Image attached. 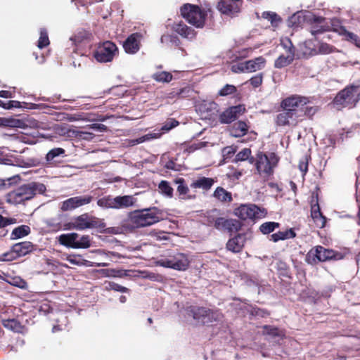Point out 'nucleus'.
Instances as JSON below:
<instances>
[{
  "label": "nucleus",
  "mask_w": 360,
  "mask_h": 360,
  "mask_svg": "<svg viewBox=\"0 0 360 360\" xmlns=\"http://www.w3.org/2000/svg\"><path fill=\"white\" fill-rule=\"evenodd\" d=\"M46 191V186L39 182L32 181L22 184L6 195V202L12 205L25 203L30 200L37 194H44Z\"/></svg>",
  "instance_id": "nucleus-1"
},
{
  "label": "nucleus",
  "mask_w": 360,
  "mask_h": 360,
  "mask_svg": "<svg viewBox=\"0 0 360 360\" xmlns=\"http://www.w3.org/2000/svg\"><path fill=\"white\" fill-rule=\"evenodd\" d=\"M161 219L162 212L155 207L135 210L129 214L131 223L136 228L150 226Z\"/></svg>",
  "instance_id": "nucleus-2"
},
{
  "label": "nucleus",
  "mask_w": 360,
  "mask_h": 360,
  "mask_svg": "<svg viewBox=\"0 0 360 360\" xmlns=\"http://www.w3.org/2000/svg\"><path fill=\"white\" fill-rule=\"evenodd\" d=\"M180 14L189 24L202 28L205 24L206 12L198 5L186 3L180 7Z\"/></svg>",
  "instance_id": "nucleus-3"
},
{
  "label": "nucleus",
  "mask_w": 360,
  "mask_h": 360,
  "mask_svg": "<svg viewBox=\"0 0 360 360\" xmlns=\"http://www.w3.org/2000/svg\"><path fill=\"white\" fill-rule=\"evenodd\" d=\"M343 258L342 253L321 245L312 248L307 254L305 261L308 264L316 265L319 262L329 260H340Z\"/></svg>",
  "instance_id": "nucleus-4"
},
{
  "label": "nucleus",
  "mask_w": 360,
  "mask_h": 360,
  "mask_svg": "<svg viewBox=\"0 0 360 360\" xmlns=\"http://www.w3.org/2000/svg\"><path fill=\"white\" fill-rule=\"evenodd\" d=\"M279 158L275 153L269 155L258 152L255 158V167L259 175L268 179L274 174V169L278 165Z\"/></svg>",
  "instance_id": "nucleus-5"
},
{
  "label": "nucleus",
  "mask_w": 360,
  "mask_h": 360,
  "mask_svg": "<svg viewBox=\"0 0 360 360\" xmlns=\"http://www.w3.org/2000/svg\"><path fill=\"white\" fill-rule=\"evenodd\" d=\"M309 98L298 94H293L283 99L281 102V107L283 110L291 112L294 115L297 116L300 122L303 121V107L309 103Z\"/></svg>",
  "instance_id": "nucleus-6"
},
{
  "label": "nucleus",
  "mask_w": 360,
  "mask_h": 360,
  "mask_svg": "<svg viewBox=\"0 0 360 360\" xmlns=\"http://www.w3.org/2000/svg\"><path fill=\"white\" fill-rule=\"evenodd\" d=\"M158 266L170 268L177 271H186L188 269L190 261L187 255L181 252H176L167 258H162L157 261Z\"/></svg>",
  "instance_id": "nucleus-7"
},
{
  "label": "nucleus",
  "mask_w": 360,
  "mask_h": 360,
  "mask_svg": "<svg viewBox=\"0 0 360 360\" xmlns=\"http://www.w3.org/2000/svg\"><path fill=\"white\" fill-rule=\"evenodd\" d=\"M358 88L354 85L346 86L336 95L334 103L342 107L354 106L359 100V94H356Z\"/></svg>",
  "instance_id": "nucleus-8"
},
{
  "label": "nucleus",
  "mask_w": 360,
  "mask_h": 360,
  "mask_svg": "<svg viewBox=\"0 0 360 360\" xmlns=\"http://www.w3.org/2000/svg\"><path fill=\"white\" fill-rule=\"evenodd\" d=\"M117 52L118 49L115 43L105 41L98 45L93 53V56L99 63H108L113 60Z\"/></svg>",
  "instance_id": "nucleus-9"
},
{
  "label": "nucleus",
  "mask_w": 360,
  "mask_h": 360,
  "mask_svg": "<svg viewBox=\"0 0 360 360\" xmlns=\"http://www.w3.org/2000/svg\"><path fill=\"white\" fill-rule=\"evenodd\" d=\"M132 196L124 195L112 198L111 195L105 196L98 200L97 205L103 208L120 209L133 205Z\"/></svg>",
  "instance_id": "nucleus-10"
},
{
  "label": "nucleus",
  "mask_w": 360,
  "mask_h": 360,
  "mask_svg": "<svg viewBox=\"0 0 360 360\" xmlns=\"http://www.w3.org/2000/svg\"><path fill=\"white\" fill-rule=\"evenodd\" d=\"M234 214L241 220L261 218L265 215L264 210L260 209L255 205H240L238 207L234 210Z\"/></svg>",
  "instance_id": "nucleus-11"
},
{
  "label": "nucleus",
  "mask_w": 360,
  "mask_h": 360,
  "mask_svg": "<svg viewBox=\"0 0 360 360\" xmlns=\"http://www.w3.org/2000/svg\"><path fill=\"white\" fill-rule=\"evenodd\" d=\"M34 250V245L30 241H23L12 246L11 252L3 255L4 261H12L25 256Z\"/></svg>",
  "instance_id": "nucleus-12"
},
{
  "label": "nucleus",
  "mask_w": 360,
  "mask_h": 360,
  "mask_svg": "<svg viewBox=\"0 0 360 360\" xmlns=\"http://www.w3.org/2000/svg\"><path fill=\"white\" fill-rule=\"evenodd\" d=\"M242 2L243 0H220L217 8L222 14L233 17L240 13Z\"/></svg>",
  "instance_id": "nucleus-13"
},
{
  "label": "nucleus",
  "mask_w": 360,
  "mask_h": 360,
  "mask_svg": "<svg viewBox=\"0 0 360 360\" xmlns=\"http://www.w3.org/2000/svg\"><path fill=\"white\" fill-rule=\"evenodd\" d=\"M245 110V107L243 104L229 107L219 114V120L221 124H230L243 114Z\"/></svg>",
  "instance_id": "nucleus-14"
},
{
  "label": "nucleus",
  "mask_w": 360,
  "mask_h": 360,
  "mask_svg": "<svg viewBox=\"0 0 360 360\" xmlns=\"http://www.w3.org/2000/svg\"><path fill=\"white\" fill-rule=\"evenodd\" d=\"M309 24V32L314 36L330 31V26L323 17L312 15L307 20Z\"/></svg>",
  "instance_id": "nucleus-15"
},
{
  "label": "nucleus",
  "mask_w": 360,
  "mask_h": 360,
  "mask_svg": "<svg viewBox=\"0 0 360 360\" xmlns=\"http://www.w3.org/2000/svg\"><path fill=\"white\" fill-rule=\"evenodd\" d=\"M221 211L217 208L212 209L210 210L206 211L202 218V222L207 226L214 227L217 230H220L223 219L224 217H222Z\"/></svg>",
  "instance_id": "nucleus-16"
},
{
  "label": "nucleus",
  "mask_w": 360,
  "mask_h": 360,
  "mask_svg": "<svg viewBox=\"0 0 360 360\" xmlns=\"http://www.w3.org/2000/svg\"><path fill=\"white\" fill-rule=\"evenodd\" d=\"M93 200L91 195L72 197L62 202L60 209L63 211L72 210L90 203Z\"/></svg>",
  "instance_id": "nucleus-17"
},
{
  "label": "nucleus",
  "mask_w": 360,
  "mask_h": 360,
  "mask_svg": "<svg viewBox=\"0 0 360 360\" xmlns=\"http://www.w3.org/2000/svg\"><path fill=\"white\" fill-rule=\"evenodd\" d=\"M141 34L139 32L130 34L123 43V48L126 53L134 54L139 51L141 46Z\"/></svg>",
  "instance_id": "nucleus-18"
},
{
  "label": "nucleus",
  "mask_w": 360,
  "mask_h": 360,
  "mask_svg": "<svg viewBox=\"0 0 360 360\" xmlns=\"http://www.w3.org/2000/svg\"><path fill=\"white\" fill-rule=\"evenodd\" d=\"M300 122L297 115H294L291 112L284 110L276 116V124L280 127L292 126L295 127Z\"/></svg>",
  "instance_id": "nucleus-19"
},
{
  "label": "nucleus",
  "mask_w": 360,
  "mask_h": 360,
  "mask_svg": "<svg viewBox=\"0 0 360 360\" xmlns=\"http://www.w3.org/2000/svg\"><path fill=\"white\" fill-rule=\"evenodd\" d=\"M245 240V237L243 234L238 233L227 241L226 248L233 253H239L243 250Z\"/></svg>",
  "instance_id": "nucleus-20"
},
{
  "label": "nucleus",
  "mask_w": 360,
  "mask_h": 360,
  "mask_svg": "<svg viewBox=\"0 0 360 360\" xmlns=\"http://www.w3.org/2000/svg\"><path fill=\"white\" fill-rule=\"evenodd\" d=\"M89 216L87 213L81 214L73 219L72 221L64 225L65 229L84 230L88 229Z\"/></svg>",
  "instance_id": "nucleus-21"
},
{
  "label": "nucleus",
  "mask_w": 360,
  "mask_h": 360,
  "mask_svg": "<svg viewBox=\"0 0 360 360\" xmlns=\"http://www.w3.org/2000/svg\"><path fill=\"white\" fill-rule=\"evenodd\" d=\"M172 30L184 38L193 39L195 37V31L186 25L184 22H180L172 25Z\"/></svg>",
  "instance_id": "nucleus-22"
},
{
  "label": "nucleus",
  "mask_w": 360,
  "mask_h": 360,
  "mask_svg": "<svg viewBox=\"0 0 360 360\" xmlns=\"http://www.w3.org/2000/svg\"><path fill=\"white\" fill-rule=\"evenodd\" d=\"M215 182H217L216 179L200 176L197 179L193 181L191 184V187L193 188L202 189L204 191H208Z\"/></svg>",
  "instance_id": "nucleus-23"
},
{
  "label": "nucleus",
  "mask_w": 360,
  "mask_h": 360,
  "mask_svg": "<svg viewBox=\"0 0 360 360\" xmlns=\"http://www.w3.org/2000/svg\"><path fill=\"white\" fill-rule=\"evenodd\" d=\"M224 314L219 309H206L205 319L202 321V325H210L213 323H219L222 321Z\"/></svg>",
  "instance_id": "nucleus-24"
},
{
  "label": "nucleus",
  "mask_w": 360,
  "mask_h": 360,
  "mask_svg": "<svg viewBox=\"0 0 360 360\" xmlns=\"http://www.w3.org/2000/svg\"><path fill=\"white\" fill-rule=\"evenodd\" d=\"M333 31L342 36L344 39L354 44L356 47L360 48V38L356 34L349 32L344 26L333 28Z\"/></svg>",
  "instance_id": "nucleus-25"
},
{
  "label": "nucleus",
  "mask_w": 360,
  "mask_h": 360,
  "mask_svg": "<svg viewBox=\"0 0 360 360\" xmlns=\"http://www.w3.org/2000/svg\"><path fill=\"white\" fill-rule=\"evenodd\" d=\"M207 307L199 306H189L186 308V311L189 316H191L195 321L202 323L205 319Z\"/></svg>",
  "instance_id": "nucleus-26"
},
{
  "label": "nucleus",
  "mask_w": 360,
  "mask_h": 360,
  "mask_svg": "<svg viewBox=\"0 0 360 360\" xmlns=\"http://www.w3.org/2000/svg\"><path fill=\"white\" fill-rule=\"evenodd\" d=\"M247 72L252 73L264 68L266 60L263 56H259L254 59L246 60Z\"/></svg>",
  "instance_id": "nucleus-27"
},
{
  "label": "nucleus",
  "mask_w": 360,
  "mask_h": 360,
  "mask_svg": "<svg viewBox=\"0 0 360 360\" xmlns=\"http://www.w3.org/2000/svg\"><path fill=\"white\" fill-rule=\"evenodd\" d=\"M221 225V226L219 231H227L231 234L232 233L238 231L242 227L241 222L237 219H233L224 218Z\"/></svg>",
  "instance_id": "nucleus-28"
},
{
  "label": "nucleus",
  "mask_w": 360,
  "mask_h": 360,
  "mask_svg": "<svg viewBox=\"0 0 360 360\" xmlns=\"http://www.w3.org/2000/svg\"><path fill=\"white\" fill-rule=\"evenodd\" d=\"M1 322L4 328L14 333H22L25 329V326L15 319H2Z\"/></svg>",
  "instance_id": "nucleus-29"
},
{
  "label": "nucleus",
  "mask_w": 360,
  "mask_h": 360,
  "mask_svg": "<svg viewBox=\"0 0 360 360\" xmlns=\"http://www.w3.org/2000/svg\"><path fill=\"white\" fill-rule=\"evenodd\" d=\"M311 216L320 228H323L326 224V218L323 215L318 202L311 205Z\"/></svg>",
  "instance_id": "nucleus-30"
},
{
  "label": "nucleus",
  "mask_w": 360,
  "mask_h": 360,
  "mask_svg": "<svg viewBox=\"0 0 360 360\" xmlns=\"http://www.w3.org/2000/svg\"><path fill=\"white\" fill-rule=\"evenodd\" d=\"M296 237V233L294 229L290 228L283 231H278L269 236V238L271 241L276 243L279 240L294 238Z\"/></svg>",
  "instance_id": "nucleus-31"
},
{
  "label": "nucleus",
  "mask_w": 360,
  "mask_h": 360,
  "mask_svg": "<svg viewBox=\"0 0 360 360\" xmlns=\"http://www.w3.org/2000/svg\"><path fill=\"white\" fill-rule=\"evenodd\" d=\"M250 127L247 122L239 120L233 124L231 129V134L234 137H243L247 134Z\"/></svg>",
  "instance_id": "nucleus-32"
},
{
  "label": "nucleus",
  "mask_w": 360,
  "mask_h": 360,
  "mask_svg": "<svg viewBox=\"0 0 360 360\" xmlns=\"http://www.w3.org/2000/svg\"><path fill=\"white\" fill-rule=\"evenodd\" d=\"M78 238L79 235L76 233H65L59 236L58 241L60 245L75 249L76 241Z\"/></svg>",
  "instance_id": "nucleus-33"
},
{
  "label": "nucleus",
  "mask_w": 360,
  "mask_h": 360,
  "mask_svg": "<svg viewBox=\"0 0 360 360\" xmlns=\"http://www.w3.org/2000/svg\"><path fill=\"white\" fill-rule=\"evenodd\" d=\"M213 197L221 202H231L233 200L231 193L221 186H218L215 189Z\"/></svg>",
  "instance_id": "nucleus-34"
},
{
  "label": "nucleus",
  "mask_w": 360,
  "mask_h": 360,
  "mask_svg": "<svg viewBox=\"0 0 360 360\" xmlns=\"http://www.w3.org/2000/svg\"><path fill=\"white\" fill-rule=\"evenodd\" d=\"M176 183L178 184L176 191L179 196L182 199H191L193 196L189 194V188L185 183V180L183 178H179L176 180Z\"/></svg>",
  "instance_id": "nucleus-35"
},
{
  "label": "nucleus",
  "mask_w": 360,
  "mask_h": 360,
  "mask_svg": "<svg viewBox=\"0 0 360 360\" xmlns=\"http://www.w3.org/2000/svg\"><path fill=\"white\" fill-rule=\"evenodd\" d=\"M295 56L287 53V56L281 55L274 62L276 68H283L289 65L294 60Z\"/></svg>",
  "instance_id": "nucleus-36"
},
{
  "label": "nucleus",
  "mask_w": 360,
  "mask_h": 360,
  "mask_svg": "<svg viewBox=\"0 0 360 360\" xmlns=\"http://www.w3.org/2000/svg\"><path fill=\"white\" fill-rule=\"evenodd\" d=\"M252 52V48H245L242 49L240 50H238L233 53L229 58L231 60L232 62H236L240 60H243L244 58H246L250 56V54Z\"/></svg>",
  "instance_id": "nucleus-37"
},
{
  "label": "nucleus",
  "mask_w": 360,
  "mask_h": 360,
  "mask_svg": "<svg viewBox=\"0 0 360 360\" xmlns=\"http://www.w3.org/2000/svg\"><path fill=\"white\" fill-rule=\"evenodd\" d=\"M30 228L27 225H21L15 228L11 233L13 239H18L29 235Z\"/></svg>",
  "instance_id": "nucleus-38"
},
{
  "label": "nucleus",
  "mask_w": 360,
  "mask_h": 360,
  "mask_svg": "<svg viewBox=\"0 0 360 360\" xmlns=\"http://www.w3.org/2000/svg\"><path fill=\"white\" fill-rule=\"evenodd\" d=\"M152 79L158 82L168 83L172 80L173 75L167 71L157 72L152 75Z\"/></svg>",
  "instance_id": "nucleus-39"
},
{
  "label": "nucleus",
  "mask_w": 360,
  "mask_h": 360,
  "mask_svg": "<svg viewBox=\"0 0 360 360\" xmlns=\"http://www.w3.org/2000/svg\"><path fill=\"white\" fill-rule=\"evenodd\" d=\"M280 227V224L275 221H267L262 224L259 228L261 233L264 235L274 232L276 229Z\"/></svg>",
  "instance_id": "nucleus-40"
},
{
  "label": "nucleus",
  "mask_w": 360,
  "mask_h": 360,
  "mask_svg": "<svg viewBox=\"0 0 360 360\" xmlns=\"http://www.w3.org/2000/svg\"><path fill=\"white\" fill-rule=\"evenodd\" d=\"M262 18L270 21L271 24L274 27H277L281 22V18L275 12L264 11L262 15Z\"/></svg>",
  "instance_id": "nucleus-41"
},
{
  "label": "nucleus",
  "mask_w": 360,
  "mask_h": 360,
  "mask_svg": "<svg viewBox=\"0 0 360 360\" xmlns=\"http://www.w3.org/2000/svg\"><path fill=\"white\" fill-rule=\"evenodd\" d=\"M251 150L250 148H245L241 150L240 152H238L235 158V161H245L246 160H249L250 163H253L255 161V158L253 157H251L250 158V156L251 155Z\"/></svg>",
  "instance_id": "nucleus-42"
},
{
  "label": "nucleus",
  "mask_w": 360,
  "mask_h": 360,
  "mask_svg": "<svg viewBox=\"0 0 360 360\" xmlns=\"http://www.w3.org/2000/svg\"><path fill=\"white\" fill-rule=\"evenodd\" d=\"M50 41L48 36L47 30L45 28L40 30V36L37 41V47L40 49L48 46Z\"/></svg>",
  "instance_id": "nucleus-43"
},
{
  "label": "nucleus",
  "mask_w": 360,
  "mask_h": 360,
  "mask_svg": "<svg viewBox=\"0 0 360 360\" xmlns=\"http://www.w3.org/2000/svg\"><path fill=\"white\" fill-rule=\"evenodd\" d=\"M88 229H98L99 230H103L105 228V223L98 218L95 217H90L89 219Z\"/></svg>",
  "instance_id": "nucleus-44"
},
{
  "label": "nucleus",
  "mask_w": 360,
  "mask_h": 360,
  "mask_svg": "<svg viewBox=\"0 0 360 360\" xmlns=\"http://www.w3.org/2000/svg\"><path fill=\"white\" fill-rule=\"evenodd\" d=\"M158 188L160 192L169 198H172L173 196V188L168 181L165 180L161 181L159 184Z\"/></svg>",
  "instance_id": "nucleus-45"
},
{
  "label": "nucleus",
  "mask_w": 360,
  "mask_h": 360,
  "mask_svg": "<svg viewBox=\"0 0 360 360\" xmlns=\"http://www.w3.org/2000/svg\"><path fill=\"white\" fill-rule=\"evenodd\" d=\"M91 246L90 237L88 235L82 236L78 238L76 241L75 249L88 248Z\"/></svg>",
  "instance_id": "nucleus-46"
},
{
  "label": "nucleus",
  "mask_w": 360,
  "mask_h": 360,
  "mask_svg": "<svg viewBox=\"0 0 360 360\" xmlns=\"http://www.w3.org/2000/svg\"><path fill=\"white\" fill-rule=\"evenodd\" d=\"M237 91V88L232 84H226L218 92L219 96H227L232 95Z\"/></svg>",
  "instance_id": "nucleus-47"
},
{
  "label": "nucleus",
  "mask_w": 360,
  "mask_h": 360,
  "mask_svg": "<svg viewBox=\"0 0 360 360\" xmlns=\"http://www.w3.org/2000/svg\"><path fill=\"white\" fill-rule=\"evenodd\" d=\"M263 328L267 335H271L274 338L282 337L284 335L283 332L280 330L279 328L277 327L265 325L263 326Z\"/></svg>",
  "instance_id": "nucleus-48"
},
{
  "label": "nucleus",
  "mask_w": 360,
  "mask_h": 360,
  "mask_svg": "<svg viewBox=\"0 0 360 360\" xmlns=\"http://www.w3.org/2000/svg\"><path fill=\"white\" fill-rule=\"evenodd\" d=\"M65 150L62 148H55L49 151L46 155L48 162L52 161L55 158L63 155Z\"/></svg>",
  "instance_id": "nucleus-49"
},
{
  "label": "nucleus",
  "mask_w": 360,
  "mask_h": 360,
  "mask_svg": "<svg viewBox=\"0 0 360 360\" xmlns=\"http://www.w3.org/2000/svg\"><path fill=\"white\" fill-rule=\"evenodd\" d=\"M281 44L285 49L286 53L291 54L292 53L295 56V48L289 38L282 39Z\"/></svg>",
  "instance_id": "nucleus-50"
},
{
  "label": "nucleus",
  "mask_w": 360,
  "mask_h": 360,
  "mask_svg": "<svg viewBox=\"0 0 360 360\" xmlns=\"http://www.w3.org/2000/svg\"><path fill=\"white\" fill-rule=\"evenodd\" d=\"M310 157L304 155L300 159L298 165L300 170L302 172L303 176L305 175L308 171V165Z\"/></svg>",
  "instance_id": "nucleus-51"
},
{
  "label": "nucleus",
  "mask_w": 360,
  "mask_h": 360,
  "mask_svg": "<svg viewBox=\"0 0 360 360\" xmlns=\"http://www.w3.org/2000/svg\"><path fill=\"white\" fill-rule=\"evenodd\" d=\"M231 70L233 73H243V72H247V68H246V63H239L236 64H233L231 66Z\"/></svg>",
  "instance_id": "nucleus-52"
},
{
  "label": "nucleus",
  "mask_w": 360,
  "mask_h": 360,
  "mask_svg": "<svg viewBox=\"0 0 360 360\" xmlns=\"http://www.w3.org/2000/svg\"><path fill=\"white\" fill-rule=\"evenodd\" d=\"M108 290H112L114 291L121 292H128L129 290L124 287L118 283H116L115 282H109L108 286L107 287Z\"/></svg>",
  "instance_id": "nucleus-53"
},
{
  "label": "nucleus",
  "mask_w": 360,
  "mask_h": 360,
  "mask_svg": "<svg viewBox=\"0 0 360 360\" xmlns=\"http://www.w3.org/2000/svg\"><path fill=\"white\" fill-rule=\"evenodd\" d=\"M179 122L175 119L171 118L169 119L162 127L161 129L165 131H169L173 128L178 126Z\"/></svg>",
  "instance_id": "nucleus-54"
},
{
  "label": "nucleus",
  "mask_w": 360,
  "mask_h": 360,
  "mask_svg": "<svg viewBox=\"0 0 360 360\" xmlns=\"http://www.w3.org/2000/svg\"><path fill=\"white\" fill-rule=\"evenodd\" d=\"M335 47L327 44L321 43L319 46V52L321 54H328L334 51Z\"/></svg>",
  "instance_id": "nucleus-55"
},
{
  "label": "nucleus",
  "mask_w": 360,
  "mask_h": 360,
  "mask_svg": "<svg viewBox=\"0 0 360 360\" xmlns=\"http://www.w3.org/2000/svg\"><path fill=\"white\" fill-rule=\"evenodd\" d=\"M318 108L316 106H307L302 110L303 120L305 117L311 118L313 115L317 112Z\"/></svg>",
  "instance_id": "nucleus-56"
},
{
  "label": "nucleus",
  "mask_w": 360,
  "mask_h": 360,
  "mask_svg": "<svg viewBox=\"0 0 360 360\" xmlns=\"http://www.w3.org/2000/svg\"><path fill=\"white\" fill-rule=\"evenodd\" d=\"M251 314L262 318L269 316V312L265 309L259 307H252L251 309Z\"/></svg>",
  "instance_id": "nucleus-57"
},
{
  "label": "nucleus",
  "mask_w": 360,
  "mask_h": 360,
  "mask_svg": "<svg viewBox=\"0 0 360 360\" xmlns=\"http://www.w3.org/2000/svg\"><path fill=\"white\" fill-rule=\"evenodd\" d=\"M263 76L260 73L251 77L249 80L250 84L255 88L259 87L262 84Z\"/></svg>",
  "instance_id": "nucleus-58"
},
{
  "label": "nucleus",
  "mask_w": 360,
  "mask_h": 360,
  "mask_svg": "<svg viewBox=\"0 0 360 360\" xmlns=\"http://www.w3.org/2000/svg\"><path fill=\"white\" fill-rule=\"evenodd\" d=\"M193 90L190 86H185L178 89L179 98H185L191 96Z\"/></svg>",
  "instance_id": "nucleus-59"
},
{
  "label": "nucleus",
  "mask_w": 360,
  "mask_h": 360,
  "mask_svg": "<svg viewBox=\"0 0 360 360\" xmlns=\"http://www.w3.org/2000/svg\"><path fill=\"white\" fill-rule=\"evenodd\" d=\"M15 223L16 219L15 218H7L0 214V228H4L10 224Z\"/></svg>",
  "instance_id": "nucleus-60"
},
{
  "label": "nucleus",
  "mask_w": 360,
  "mask_h": 360,
  "mask_svg": "<svg viewBox=\"0 0 360 360\" xmlns=\"http://www.w3.org/2000/svg\"><path fill=\"white\" fill-rule=\"evenodd\" d=\"M103 272H108L106 274L107 276H114V277H122L123 276H126L125 273H123L122 270H115V269H103Z\"/></svg>",
  "instance_id": "nucleus-61"
},
{
  "label": "nucleus",
  "mask_w": 360,
  "mask_h": 360,
  "mask_svg": "<svg viewBox=\"0 0 360 360\" xmlns=\"http://www.w3.org/2000/svg\"><path fill=\"white\" fill-rule=\"evenodd\" d=\"M244 173V170H238L237 169H235L233 167L230 168V172L228 174V176L229 178H233L236 179H238Z\"/></svg>",
  "instance_id": "nucleus-62"
},
{
  "label": "nucleus",
  "mask_w": 360,
  "mask_h": 360,
  "mask_svg": "<svg viewBox=\"0 0 360 360\" xmlns=\"http://www.w3.org/2000/svg\"><path fill=\"white\" fill-rule=\"evenodd\" d=\"M15 120L0 117V127H15Z\"/></svg>",
  "instance_id": "nucleus-63"
},
{
  "label": "nucleus",
  "mask_w": 360,
  "mask_h": 360,
  "mask_svg": "<svg viewBox=\"0 0 360 360\" xmlns=\"http://www.w3.org/2000/svg\"><path fill=\"white\" fill-rule=\"evenodd\" d=\"M90 128L101 132L106 131L108 129L107 127L103 124H93Z\"/></svg>",
  "instance_id": "nucleus-64"
}]
</instances>
